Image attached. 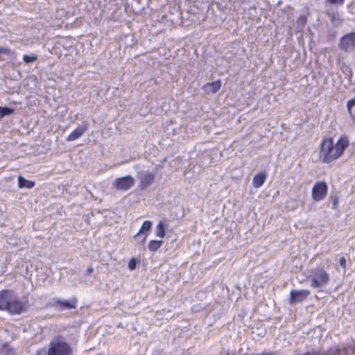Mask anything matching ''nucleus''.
<instances>
[{
  "label": "nucleus",
  "instance_id": "nucleus-26",
  "mask_svg": "<svg viewBox=\"0 0 355 355\" xmlns=\"http://www.w3.org/2000/svg\"><path fill=\"white\" fill-rule=\"evenodd\" d=\"M331 4L342 5L345 0H327Z\"/></svg>",
  "mask_w": 355,
  "mask_h": 355
},
{
  "label": "nucleus",
  "instance_id": "nucleus-25",
  "mask_svg": "<svg viewBox=\"0 0 355 355\" xmlns=\"http://www.w3.org/2000/svg\"><path fill=\"white\" fill-rule=\"evenodd\" d=\"M340 266L345 269L346 268V259L344 257H342L339 259Z\"/></svg>",
  "mask_w": 355,
  "mask_h": 355
},
{
  "label": "nucleus",
  "instance_id": "nucleus-9",
  "mask_svg": "<svg viewBox=\"0 0 355 355\" xmlns=\"http://www.w3.org/2000/svg\"><path fill=\"white\" fill-rule=\"evenodd\" d=\"M26 304L21 300L15 298L14 295L11 296L7 311L11 314H20L26 309Z\"/></svg>",
  "mask_w": 355,
  "mask_h": 355
},
{
  "label": "nucleus",
  "instance_id": "nucleus-3",
  "mask_svg": "<svg viewBox=\"0 0 355 355\" xmlns=\"http://www.w3.org/2000/svg\"><path fill=\"white\" fill-rule=\"evenodd\" d=\"M70 345L61 340H54L50 343L48 355H71Z\"/></svg>",
  "mask_w": 355,
  "mask_h": 355
},
{
  "label": "nucleus",
  "instance_id": "nucleus-2",
  "mask_svg": "<svg viewBox=\"0 0 355 355\" xmlns=\"http://www.w3.org/2000/svg\"><path fill=\"white\" fill-rule=\"evenodd\" d=\"M304 355H355V342L330 348L322 354L320 352L313 351L312 352H307Z\"/></svg>",
  "mask_w": 355,
  "mask_h": 355
},
{
  "label": "nucleus",
  "instance_id": "nucleus-10",
  "mask_svg": "<svg viewBox=\"0 0 355 355\" xmlns=\"http://www.w3.org/2000/svg\"><path fill=\"white\" fill-rule=\"evenodd\" d=\"M309 294L310 291L308 290H293L290 293L289 303L293 304L296 302H302Z\"/></svg>",
  "mask_w": 355,
  "mask_h": 355
},
{
  "label": "nucleus",
  "instance_id": "nucleus-23",
  "mask_svg": "<svg viewBox=\"0 0 355 355\" xmlns=\"http://www.w3.org/2000/svg\"><path fill=\"white\" fill-rule=\"evenodd\" d=\"M14 112V110L8 107H0V118L10 115Z\"/></svg>",
  "mask_w": 355,
  "mask_h": 355
},
{
  "label": "nucleus",
  "instance_id": "nucleus-7",
  "mask_svg": "<svg viewBox=\"0 0 355 355\" xmlns=\"http://www.w3.org/2000/svg\"><path fill=\"white\" fill-rule=\"evenodd\" d=\"M339 47L346 52L352 51L355 48V33L352 32L343 35L340 40Z\"/></svg>",
  "mask_w": 355,
  "mask_h": 355
},
{
  "label": "nucleus",
  "instance_id": "nucleus-30",
  "mask_svg": "<svg viewBox=\"0 0 355 355\" xmlns=\"http://www.w3.org/2000/svg\"><path fill=\"white\" fill-rule=\"evenodd\" d=\"M256 355H275V354H272V353H269V352H262L261 354H256Z\"/></svg>",
  "mask_w": 355,
  "mask_h": 355
},
{
  "label": "nucleus",
  "instance_id": "nucleus-24",
  "mask_svg": "<svg viewBox=\"0 0 355 355\" xmlns=\"http://www.w3.org/2000/svg\"><path fill=\"white\" fill-rule=\"evenodd\" d=\"M136 265H137V261H136L135 259L132 258L130 260V261L128 263V268H130V270H133L135 269Z\"/></svg>",
  "mask_w": 355,
  "mask_h": 355
},
{
  "label": "nucleus",
  "instance_id": "nucleus-29",
  "mask_svg": "<svg viewBox=\"0 0 355 355\" xmlns=\"http://www.w3.org/2000/svg\"><path fill=\"white\" fill-rule=\"evenodd\" d=\"M94 272V269L92 267H89L87 269V274H91Z\"/></svg>",
  "mask_w": 355,
  "mask_h": 355
},
{
  "label": "nucleus",
  "instance_id": "nucleus-5",
  "mask_svg": "<svg viewBox=\"0 0 355 355\" xmlns=\"http://www.w3.org/2000/svg\"><path fill=\"white\" fill-rule=\"evenodd\" d=\"M155 172H150L148 171H137V178L139 181V187L141 189H146L152 184L155 178Z\"/></svg>",
  "mask_w": 355,
  "mask_h": 355
},
{
  "label": "nucleus",
  "instance_id": "nucleus-28",
  "mask_svg": "<svg viewBox=\"0 0 355 355\" xmlns=\"http://www.w3.org/2000/svg\"><path fill=\"white\" fill-rule=\"evenodd\" d=\"M337 203H338V200L336 198H335L333 202H332V207L334 209H335L337 206Z\"/></svg>",
  "mask_w": 355,
  "mask_h": 355
},
{
  "label": "nucleus",
  "instance_id": "nucleus-1",
  "mask_svg": "<svg viewBox=\"0 0 355 355\" xmlns=\"http://www.w3.org/2000/svg\"><path fill=\"white\" fill-rule=\"evenodd\" d=\"M348 146L347 137H340L335 144L331 138L324 139L321 143L320 158L324 163H331L340 157Z\"/></svg>",
  "mask_w": 355,
  "mask_h": 355
},
{
  "label": "nucleus",
  "instance_id": "nucleus-8",
  "mask_svg": "<svg viewBox=\"0 0 355 355\" xmlns=\"http://www.w3.org/2000/svg\"><path fill=\"white\" fill-rule=\"evenodd\" d=\"M135 180L134 178L130 175H126L122 178H116L114 180L112 185L118 190L128 191L135 184Z\"/></svg>",
  "mask_w": 355,
  "mask_h": 355
},
{
  "label": "nucleus",
  "instance_id": "nucleus-27",
  "mask_svg": "<svg viewBox=\"0 0 355 355\" xmlns=\"http://www.w3.org/2000/svg\"><path fill=\"white\" fill-rule=\"evenodd\" d=\"M9 50L8 49L0 47V54H7Z\"/></svg>",
  "mask_w": 355,
  "mask_h": 355
},
{
  "label": "nucleus",
  "instance_id": "nucleus-19",
  "mask_svg": "<svg viewBox=\"0 0 355 355\" xmlns=\"http://www.w3.org/2000/svg\"><path fill=\"white\" fill-rule=\"evenodd\" d=\"M166 234V230H165V225L163 221H160L155 230V235L157 237H159L161 239H163L165 236Z\"/></svg>",
  "mask_w": 355,
  "mask_h": 355
},
{
  "label": "nucleus",
  "instance_id": "nucleus-17",
  "mask_svg": "<svg viewBox=\"0 0 355 355\" xmlns=\"http://www.w3.org/2000/svg\"><path fill=\"white\" fill-rule=\"evenodd\" d=\"M18 185L19 188H28L31 189L35 186V182L28 180L22 176L18 178Z\"/></svg>",
  "mask_w": 355,
  "mask_h": 355
},
{
  "label": "nucleus",
  "instance_id": "nucleus-14",
  "mask_svg": "<svg viewBox=\"0 0 355 355\" xmlns=\"http://www.w3.org/2000/svg\"><path fill=\"white\" fill-rule=\"evenodd\" d=\"M12 295H13V292L11 291L2 290L0 291V310H7Z\"/></svg>",
  "mask_w": 355,
  "mask_h": 355
},
{
  "label": "nucleus",
  "instance_id": "nucleus-21",
  "mask_svg": "<svg viewBox=\"0 0 355 355\" xmlns=\"http://www.w3.org/2000/svg\"><path fill=\"white\" fill-rule=\"evenodd\" d=\"M162 243V241L151 240L148 245V248L151 252H155L161 247Z\"/></svg>",
  "mask_w": 355,
  "mask_h": 355
},
{
  "label": "nucleus",
  "instance_id": "nucleus-18",
  "mask_svg": "<svg viewBox=\"0 0 355 355\" xmlns=\"http://www.w3.org/2000/svg\"><path fill=\"white\" fill-rule=\"evenodd\" d=\"M347 107L352 119L355 122V98L347 101Z\"/></svg>",
  "mask_w": 355,
  "mask_h": 355
},
{
  "label": "nucleus",
  "instance_id": "nucleus-12",
  "mask_svg": "<svg viewBox=\"0 0 355 355\" xmlns=\"http://www.w3.org/2000/svg\"><path fill=\"white\" fill-rule=\"evenodd\" d=\"M88 127L89 125L87 123H83L81 125H78L70 135H69L66 140L67 141H73L78 139L85 134V132L88 130Z\"/></svg>",
  "mask_w": 355,
  "mask_h": 355
},
{
  "label": "nucleus",
  "instance_id": "nucleus-13",
  "mask_svg": "<svg viewBox=\"0 0 355 355\" xmlns=\"http://www.w3.org/2000/svg\"><path fill=\"white\" fill-rule=\"evenodd\" d=\"M151 227H152L151 221L145 220L143 223V224H142L140 230L137 232V234L135 236V237L138 240L141 239V242L144 243L146 241V239L148 236V233L151 230Z\"/></svg>",
  "mask_w": 355,
  "mask_h": 355
},
{
  "label": "nucleus",
  "instance_id": "nucleus-6",
  "mask_svg": "<svg viewBox=\"0 0 355 355\" xmlns=\"http://www.w3.org/2000/svg\"><path fill=\"white\" fill-rule=\"evenodd\" d=\"M327 185L324 182H317L311 190V196L315 201L323 200L327 194Z\"/></svg>",
  "mask_w": 355,
  "mask_h": 355
},
{
  "label": "nucleus",
  "instance_id": "nucleus-4",
  "mask_svg": "<svg viewBox=\"0 0 355 355\" xmlns=\"http://www.w3.org/2000/svg\"><path fill=\"white\" fill-rule=\"evenodd\" d=\"M329 280V275L322 268L313 271L310 277V285L313 288H319L326 286Z\"/></svg>",
  "mask_w": 355,
  "mask_h": 355
},
{
  "label": "nucleus",
  "instance_id": "nucleus-11",
  "mask_svg": "<svg viewBox=\"0 0 355 355\" xmlns=\"http://www.w3.org/2000/svg\"><path fill=\"white\" fill-rule=\"evenodd\" d=\"M53 306L58 311L76 309L77 306V300L76 298L71 300H57L55 301Z\"/></svg>",
  "mask_w": 355,
  "mask_h": 355
},
{
  "label": "nucleus",
  "instance_id": "nucleus-16",
  "mask_svg": "<svg viewBox=\"0 0 355 355\" xmlns=\"http://www.w3.org/2000/svg\"><path fill=\"white\" fill-rule=\"evenodd\" d=\"M266 176L267 175L266 173H261L256 174L252 180L253 187L254 188H259L260 187H261L266 179Z\"/></svg>",
  "mask_w": 355,
  "mask_h": 355
},
{
  "label": "nucleus",
  "instance_id": "nucleus-20",
  "mask_svg": "<svg viewBox=\"0 0 355 355\" xmlns=\"http://www.w3.org/2000/svg\"><path fill=\"white\" fill-rule=\"evenodd\" d=\"M307 22V19L305 15H300L297 20L296 28L297 31L301 32L304 30Z\"/></svg>",
  "mask_w": 355,
  "mask_h": 355
},
{
  "label": "nucleus",
  "instance_id": "nucleus-22",
  "mask_svg": "<svg viewBox=\"0 0 355 355\" xmlns=\"http://www.w3.org/2000/svg\"><path fill=\"white\" fill-rule=\"evenodd\" d=\"M38 59V56L35 53H31L29 55H24L23 56V60L26 64H29L33 62H35Z\"/></svg>",
  "mask_w": 355,
  "mask_h": 355
},
{
  "label": "nucleus",
  "instance_id": "nucleus-15",
  "mask_svg": "<svg viewBox=\"0 0 355 355\" xmlns=\"http://www.w3.org/2000/svg\"><path fill=\"white\" fill-rule=\"evenodd\" d=\"M221 87V83L220 80H216L211 83H206L203 87L202 89L206 93H212L215 94L216 93Z\"/></svg>",
  "mask_w": 355,
  "mask_h": 355
}]
</instances>
